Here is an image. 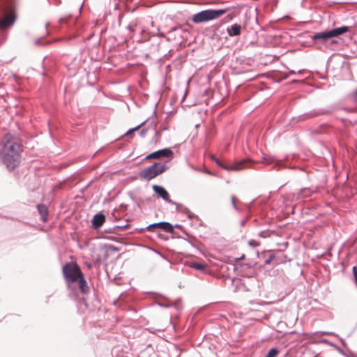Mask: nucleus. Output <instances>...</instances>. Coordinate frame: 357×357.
I'll use <instances>...</instances> for the list:
<instances>
[{
    "instance_id": "obj_5",
    "label": "nucleus",
    "mask_w": 357,
    "mask_h": 357,
    "mask_svg": "<svg viewBox=\"0 0 357 357\" xmlns=\"http://www.w3.org/2000/svg\"><path fill=\"white\" fill-rule=\"evenodd\" d=\"M216 164L222 168L227 171H240L246 168H250L253 162L250 159H243L241 160H236L229 165H224L219 160H215Z\"/></svg>"
},
{
    "instance_id": "obj_22",
    "label": "nucleus",
    "mask_w": 357,
    "mask_h": 357,
    "mask_svg": "<svg viewBox=\"0 0 357 357\" xmlns=\"http://www.w3.org/2000/svg\"><path fill=\"white\" fill-rule=\"evenodd\" d=\"M352 96L354 100L357 101V89L353 92Z\"/></svg>"
},
{
    "instance_id": "obj_14",
    "label": "nucleus",
    "mask_w": 357,
    "mask_h": 357,
    "mask_svg": "<svg viewBox=\"0 0 357 357\" xmlns=\"http://www.w3.org/2000/svg\"><path fill=\"white\" fill-rule=\"evenodd\" d=\"M176 206V211L186 214L188 215V218L189 219H193L195 217V215L190 212V211L185 206H183L178 203L175 204Z\"/></svg>"
},
{
    "instance_id": "obj_27",
    "label": "nucleus",
    "mask_w": 357,
    "mask_h": 357,
    "mask_svg": "<svg viewBox=\"0 0 357 357\" xmlns=\"http://www.w3.org/2000/svg\"><path fill=\"white\" fill-rule=\"evenodd\" d=\"M228 17H229V19H232V15H228Z\"/></svg>"
},
{
    "instance_id": "obj_21",
    "label": "nucleus",
    "mask_w": 357,
    "mask_h": 357,
    "mask_svg": "<svg viewBox=\"0 0 357 357\" xmlns=\"http://www.w3.org/2000/svg\"><path fill=\"white\" fill-rule=\"evenodd\" d=\"M274 258H275V256L273 255L269 256V257L267 259H266L264 264L266 265L270 264L272 262V261L274 259Z\"/></svg>"
},
{
    "instance_id": "obj_20",
    "label": "nucleus",
    "mask_w": 357,
    "mask_h": 357,
    "mask_svg": "<svg viewBox=\"0 0 357 357\" xmlns=\"http://www.w3.org/2000/svg\"><path fill=\"white\" fill-rule=\"evenodd\" d=\"M231 204H232V206H233V208H234L235 210L238 211V206H236V197H235V196H234V195H232V196L231 197Z\"/></svg>"
},
{
    "instance_id": "obj_19",
    "label": "nucleus",
    "mask_w": 357,
    "mask_h": 357,
    "mask_svg": "<svg viewBox=\"0 0 357 357\" xmlns=\"http://www.w3.org/2000/svg\"><path fill=\"white\" fill-rule=\"evenodd\" d=\"M320 342L321 343H326L333 347H334L335 349L338 350V351H340V349L339 348V347H337L336 344L329 342L328 340L326 339H323L320 341Z\"/></svg>"
},
{
    "instance_id": "obj_2",
    "label": "nucleus",
    "mask_w": 357,
    "mask_h": 357,
    "mask_svg": "<svg viewBox=\"0 0 357 357\" xmlns=\"http://www.w3.org/2000/svg\"><path fill=\"white\" fill-rule=\"evenodd\" d=\"M16 20L13 0H0V29L10 27Z\"/></svg>"
},
{
    "instance_id": "obj_15",
    "label": "nucleus",
    "mask_w": 357,
    "mask_h": 357,
    "mask_svg": "<svg viewBox=\"0 0 357 357\" xmlns=\"http://www.w3.org/2000/svg\"><path fill=\"white\" fill-rule=\"evenodd\" d=\"M78 282H79V289H81V291L84 293L86 292L88 290V286H87L86 280L83 278V275H82L81 278H79L78 279Z\"/></svg>"
},
{
    "instance_id": "obj_6",
    "label": "nucleus",
    "mask_w": 357,
    "mask_h": 357,
    "mask_svg": "<svg viewBox=\"0 0 357 357\" xmlns=\"http://www.w3.org/2000/svg\"><path fill=\"white\" fill-rule=\"evenodd\" d=\"M349 27L346 26L335 28L330 31H322L315 33L312 38L313 40H322L323 41H326V40L337 36L339 35H342L347 31H349Z\"/></svg>"
},
{
    "instance_id": "obj_4",
    "label": "nucleus",
    "mask_w": 357,
    "mask_h": 357,
    "mask_svg": "<svg viewBox=\"0 0 357 357\" xmlns=\"http://www.w3.org/2000/svg\"><path fill=\"white\" fill-rule=\"evenodd\" d=\"M167 167L165 164L155 162L153 165L142 169L139 175L141 178L150 181L163 173Z\"/></svg>"
},
{
    "instance_id": "obj_12",
    "label": "nucleus",
    "mask_w": 357,
    "mask_h": 357,
    "mask_svg": "<svg viewBox=\"0 0 357 357\" xmlns=\"http://www.w3.org/2000/svg\"><path fill=\"white\" fill-rule=\"evenodd\" d=\"M105 220V217L102 213L96 214L92 219V225L94 229L100 227Z\"/></svg>"
},
{
    "instance_id": "obj_7",
    "label": "nucleus",
    "mask_w": 357,
    "mask_h": 357,
    "mask_svg": "<svg viewBox=\"0 0 357 357\" xmlns=\"http://www.w3.org/2000/svg\"><path fill=\"white\" fill-rule=\"evenodd\" d=\"M63 273L66 281L74 282L82 275L80 268L77 264H66L63 267Z\"/></svg>"
},
{
    "instance_id": "obj_11",
    "label": "nucleus",
    "mask_w": 357,
    "mask_h": 357,
    "mask_svg": "<svg viewBox=\"0 0 357 357\" xmlns=\"http://www.w3.org/2000/svg\"><path fill=\"white\" fill-rule=\"evenodd\" d=\"M242 27L238 24H233L227 28V32L231 37L241 35Z\"/></svg>"
},
{
    "instance_id": "obj_24",
    "label": "nucleus",
    "mask_w": 357,
    "mask_h": 357,
    "mask_svg": "<svg viewBox=\"0 0 357 357\" xmlns=\"http://www.w3.org/2000/svg\"><path fill=\"white\" fill-rule=\"evenodd\" d=\"M59 21H60L61 23H63V22H64L66 21V20H65V18H61L59 20Z\"/></svg>"
},
{
    "instance_id": "obj_18",
    "label": "nucleus",
    "mask_w": 357,
    "mask_h": 357,
    "mask_svg": "<svg viewBox=\"0 0 357 357\" xmlns=\"http://www.w3.org/2000/svg\"><path fill=\"white\" fill-rule=\"evenodd\" d=\"M146 121H143L142 123H140L139 126H136L135 128H131L130 129L126 134L125 135L126 136H128V135H130L131 134H132L135 131L139 129V128L141 126H142L145 123H146Z\"/></svg>"
},
{
    "instance_id": "obj_1",
    "label": "nucleus",
    "mask_w": 357,
    "mask_h": 357,
    "mask_svg": "<svg viewBox=\"0 0 357 357\" xmlns=\"http://www.w3.org/2000/svg\"><path fill=\"white\" fill-rule=\"evenodd\" d=\"M22 151L20 139L11 133L6 134L0 150V158L8 169L12 170L20 165Z\"/></svg>"
},
{
    "instance_id": "obj_17",
    "label": "nucleus",
    "mask_w": 357,
    "mask_h": 357,
    "mask_svg": "<svg viewBox=\"0 0 357 357\" xmlns=\"http://www.w3.org/2000/svg\"><path fill=\"white\" fill-rule=\"evenodd\" d=\"M279 354V350L276 348L270 349L265 357H275Z\"/></svg>"
},
{
    "instance_id": "obj_10",
    "label": "nucleus",
    "mask_w": 357,
    "mask_h": 357,
    "mask_svg": "<svg viewBox=\"0 0 357 357\" xmlns=\"http://www.w3.org/2000/svg\"><path fill=\"white\" fill-rule=\"evenodd\" d=\"M153 190L165 202L171 204H176V202L169 199V196L167 191L163 187L157 185H153Z\"/></svg>"
},
{
    "instance_id": "obj_25",
    "label": "nucleus",
    "mask_w": 357,
    "mask_h": 357,
    "mask_svg": "<svg viewBox=\"0 0 357 357\" xmlns=\"http://www.w3.org/2000/svg\"><path fill=\"white\" fill-rule=\"evenodd\" d=\"M146 132V130L141 131V135L144 136L145 135Z\"/></svg>"
},
{
    "instance_id": "obj_3",
    "label": "nucleus",
    "mask_w": 357,
    "mask_h": 357,
    "mask_svg": "<svg viewBox=\"0 0 357 357\" xmlns=\"http://www.w3.org/2000/svg\"><path fill=\"white\" fill-rule=\"evenodd\" d=\"M228 9H206L193 15L192 21L195 24L216 20L227 12Z\"/></svg>"
},
{
    "instance_id": "obj_28",
    "label": "nucleus",
    "mask_w": 357,
    "mask_h": 357,
    "mask_svg": "<svg viewBox=\"0 0 357 357\" xmlns=\"http://www.w3.org/2000/svg\"><path fill=\"white\" fill-rule=\"evenodd\" d=\"M119 227L124 228L126 226H119Z\"/></svg>"
},
{
    "instance_id": "obj_8",
    "label": "nucleus",
    "mask_w": 357,
    "mask_h": 357,
    "mask_svg": "<svg viewBox=\"0 0 357 357\" xmlns=\"http://www.w3.org/2000/svg\"><path fill=\"white\" fill-rule=\"evenodd\" d=\"M156 228L161 229L162 230L167 231V232H172L174 230L173 226L169 222H160L153 223V224L149 225L146 228H140V229L137 228L135 230L139 231V232H142V231H144L145 229L148 230V231H154V229Z\"/></svg>"
},
{
    "instance_id": "obj_16",
    "label": "nucleus",
    "mask_w": 357,
    "mask_h": 357,
    "mask_svg": "<svg viewBox=\"0 0 357 357\" xmlns=\"http://www.w3.org/2000/svg\"><path fill=\"white\" fill-rule=\"evenodd\" d=\"M190 266L196 270L202 271L206 268V265L198 263V262H191Z\"/></svg>"
},
{
    "instance_id": "obj_9",
    "label": "nucleus",
    "mask_w": 357,
    "mask_h": 357,
    "mask_svg": "<svg viewBox=\"0 0 357 357\" xmlns=\"http://www.w3.org/2000/svg\"><path fill=\"white\" fill-rule=\"evenodd\" d=\"M173 151L170 149H163L153 152L146 156V159H156L160 158H172Z\"/></svg>"
},
{
    "instance_id": "obj_26",
    "label": "nucleus",
    "mask_w": 357,
    "mask_h": 357,
    "mask_svg": "<svg viewBox=\"0 0 357 357\" xmlns=\"http://www.w3.org/2000/svg\"><path fill=\"white\" fill-rule=\"evenodd\" d=\"M259 236L261 237H265V236L264 235V231L260 232Z\"/></svg>"
},
{
    "instance_id": "obj_13",
    "label": "nucleus",
    "mask_w": 357,
    "mask_h": 357,
    "mask_svg": "<svg viewBox=\"0 0 357 357\" xmlns=\"http://www.w3.org/2000/svg\"><path fill=\"white\" fill-rule=\"evenodd\" d=\"M38 211L41 215V220L43 222H45L47 220L48 215V208L44 204H38L37 206Z\"/></svg>"
},
{
    "instance_id": "obj_29",
    "label": "nucleus",
    "mask_w": 357,
    "mask_h": 357,
    "mask_svg": "<svg viewBox=\"0 0 357 357\" xmlns=\"http://www.w3.org/2000/svg\"><path fill=\"white\" fill-rule=\"evenodd\" d=\"M324 334H329L328 332H323Z\"/></svg>"
},
{
    "instance_id": "obj_23",
    "label": "nucleus",
    "mask_w": 357,
    "mask_h": 357,
    "mask_svg": "<svg viewBox=\"0 0 357 357\" xmlns=\"http://www.w3.org/2000/svg\"><path fill=\"white\" fill-rule=\"evenodd\" d=\"M159 305L162 307H168L169 305H167V304H162V303H159Z\"/></svg>"
}]
</instances>
